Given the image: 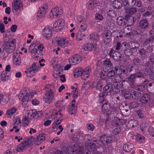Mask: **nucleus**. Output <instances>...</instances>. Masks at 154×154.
<instances>
[{"mask_svg":"<svg viewBox=\"0 0 154 154\" xmlns=\"http://www.w3.org/2000/svg\"><path fill=\"white\" fill-rule=\"evenodd\" d=\"M133 138L135 140L136 142L139 143L143 144L145 143V137L140 134L137 133L133 137Z\"/></svg>","mask_w":154,"mask_h":154,"instance_id":"6ab92c4d","label":"nucleus"},{"mask_svg":"<svg viewBox=\"0 0 154 154\" xmlns=\"http://www.w3.org/2000/svg\"><path fill=\"white\" fill-rule=\"evenodd\" d=\"M106 25L109 26V28L112 30L115 28V24L114 20L112 18L107 19L105 22Z\"/></svg>","mask_w":154,"mask_h":154,"instance_id":"c85d7f7f","label":"nucleus"},{"mask_svg":"<svg viewBox=\"0 0 154 154\" xmlns=\"http://www.w3.org/2000/svg\"><path fill=\"white\" fill-rule=\"evenodd\" d=\"M99 102L100 103H102L106 99V96L105 94L103 92L100 93L99 95Z\"/></svg>","mask_w":154,"mask_h":154,"instance_id":"bf43d9fd","label":"nucleus"},{"mask_svg":"<svg viewBox=\"0 0 154 154\" xmlns=\"http://www.w3.org/2000/svg\"><path fill=\"white\" fill-rule=\"evenodd\" d=\"M122 3L125 7H133L136 5V0H124L122 1Z\"/></svg>","mask_w":154,"mask_h":154,"instance_id":"c756f323","label":"nucleus"},{"mask_svg":"<svg viewBox=\"0 0 154 154\" xmlns=\"http://www.w3.org/2000/svg\"><path fill=\"white\" fill-rule=\"evenodd\" d=\"M31 120V119L27 115V116H25L23 119L22 121L24 123L28 125L29 123V121Z\"/></svg>","mask_w":154,"mask_h":154,"instance_id":"052dcab7","label":"nucleus"},{"mask_svg":"<svg viewBox=\"0 0 154 154\" xmlns=\"http://www.w3.org/2000/svg\"><path fill=\"white\" fill-rule=\"evenodd\" d=\"M17 111V109L15 107H10L6 111V115L10 117L13 115Z\"/></svg>","mask_w":154,"mask_h":154,"instance_id":"4c0bfd02","label":"nucleus"},{"mask_svg":"<svg viewBox=\"0 0 154 154\" xmlns=\"http://www.w3.org/2000/svg\"><path fill=\"white\" fill-rule=\"evenodd\" d=\"M79 26V30L82 32H85L87 30V23L81 24L80 25H78Z\"/></svg>","mask_w":154,"mask_h":154,"instance_id":"de8ad7c7","label":"nucleus"},{"mask_svg":"<svg viewBox=\"0 0 154 154\" xmlns=\"http://www.w3.org/2000/svg\"><path fill=\"white\" fill-rule=\"evenodd\" d=\"M82 68L81 67H79L75 69L74 71V76L75 77H78L81 76L82 78Z\"/></svg>","mask_w":154,"mask_h":154,"instance_id":"72a5a7b5","label":"nucleus"},{"mask_svg":"<svg viewBox=\"0 0 154 154\" xmlns=\"http://www.w3.org/2000/svg\"><path fill=\"white\" fill-rule=\"evenodd\" d=\"M121 82L122 81H121V80L117 81V79H115L112 85V87H121Z\"/></svg>","mask_w":154,"mask_h":154,"instance_id":"13d9d810","label":"nucleus"},{"mask_svg":"<svg viewBox=\"0 0 154 154\" xmlns=\"http://www.w3.org/2000/svg\"><path fill=\"white\" fill-rule=\"evenodd\" d=\"M64 102L65 100L63 99H60L55 103V106L57 108L65 107Z\"/></svg>","mask_w":154,"mask_h":154,"instance_id":"e433bc0d","label":"nucleus"},{"mask_svg":"<svg viewBox=\"0 0 154 154\" xmlns=\"http://www.w3.org/2000/svg\"><path fill=\"white\" fill-rule=\"evenodd\" d=\"M88 8L89 10H92L98 5L97 1L94 0H90L88 2Z\"/></svg>","mask_w":154,"mask_h":154,"instance_id":"7c9ffc66","label":"nucleus"},{"mask_svg":"<svg viewBox=\"0 0 154 154\" xmlns=\"http://www.w3.org/2000/svg\"><path fill=\"white\" fill-rule=\"evenodd\" d=\"M77 107L74 103H70L68 107V110L69 113L75 114L77 112Z\"/></svg>","mask_w":154,"mask_h":154,"instance_id":"a878e982","label":"nucleus"},{"mask_svg":"<svg viewBox=\"0 0 154 154\" xmlns=\"http://www.w3.org/2000/svg\"><path fill=\"white\" fill-rule=\"evenodd\" d=\"M98 46L96 42H89L85 44L83 46L84 50L88 51H94L97 50Z\"/></svg>","mask_w":154,"mask_h":154,"instance_id":"6e6552de","label":"nucleus"},{"mask_svg":"<svg viewBox=\"0 0 154 154\" xmlns=\"http://www.w3.org/2000/svg\"><path fill=\"white\" fill-rule=\"evenodd\" d=\"M109 55L114 60L117 61L119 60L121 57V53L115 51L113 49H111L109 51Z\"/></svg>","mask_w":154,"mask_h":154,"instance_id":"ddd939ff","label":"nucleus"},{"mask_svg":"<svg viewBox=\"0 0 154 154\" xmlns=\"http://www.w3.org/2000/svg\"><path fill=\"white\" fill-rule=\"evenodd\" d=\"M130 96H131V98L135 99L136 100L138 99L140 97V93L137 91L131 90V93L129 94Z\"/></svg>","mask_w":154,"mask_h":154,"instance_id":"2f4dec72","label":"nucleus"},{"mask_svg":"<svg viewBox=\"0 0 154 154\" xmlns=\"http://www.w3.org/2000/svg\"><path fill=\"white\" fill-rule=\"evenodd\" d=\"M30 69L31 71V75H30V77H32L35 75V72L38 71L41 67L38 65L37 66L36 63L35 62H34L32 64L31 66L30 67Z\"/></svg>","mask_w":154,"mask_h":154,"instance_id":"aec40b11","label":"nucleus"},{"mask_svg":"<svg viewBox=\"0 0 154 154\" xmlns=\"http://www.w3.org/2000/svg\"><path fill=\"white\" fill-rule=\"evenodd\" d=\"M148 130L149 134L152 137H154V128L151 126H149Z\"/></svg>","mask_w":154,"mask_h":154,"instance_id":"69168bd1","label":"nucleus"},{"mask_svg":"<svg viewBox=\"0 0 154 154\" xmlns=\"http://www.w3.org/2000/svg\"><path fill=\"white\" fill-rule=\"evenodd\" d=\"M140 46L139 43L134 42H131L129 43L128 46L134 52L137 51V48Z\"/></svg>","mask_w":154,"mask_h":154,"instance_id":"393cba45","label":"nucleus"},{"mask_svg":"<svg viewBox=\"0 0 154 154\" xmlns=\"http://www.w3.org/2000/svg\"><path fill=\"white\" fill-rule=\"evenodd\" d=\"M107 15L112 17H116L117 13L113 10H109L107 13Z\"/></svg>","mask_w":154,"mask_h":154,"instance_id":"e2e57ef3","label":"nucleus"},{"mask_svg":"<svg viewBox=\"0 0 154 154\" xmlns=\"http://www.w3.org/2000/svg\"><path fill=\"white\" fill-rule=\"evenodd\" d=\"M48 8L47 4H43L41 6L39 9V10L42 11H44V13H46Z\"/></svg>","mask_w":154,"mask_h":154,"instance_id":"0e129e2a","label":"nucleus"},{"mask_svg":"<svg viewBox=\"0 0 154 154\" xmlns=\"http://www.w3.org/2000/svg\"><path fill=\"white\" fill-rule=\"evenodd\" d=\"M45 135L42 133L37 136L35 141V144L38 145L43 142L45 139Z\"/></svg>","mask_w":154,"mask_h":154,"instance_id":"b1692460","label":"nucleus"},{"mask_svg":"<svg viewBox=\"0 0 154 154\" xmlns=\"http://www.w3.org/2000/svg\"><path fill=\"white\" fill-rule=\"evenodd\" d=\"M85 35V33L79 30L76 35V40L78 41L81 40Z\"/></svg>","mask_w":154,"mask_h":154,"instance_id":"a19ab883","label":"nucleus"},{"mask_svg":"<svg viewBox=\"0 0 154 154\" xmlns=\"http://www.w3.org/2000/svg\"><path fill=\"white\" fill-rule=\"evenodd\" d=\"M119 110L118 108L113 107L112 108V111L110 116H112V124L113 126L116 127L113 129L112 131V133L115 135H117L119 134L121 131L122 124L121 123V120L118 117L117 112Z\"/></svg>","mask_w":154,"mask_h":154,"instance_id":"f03ea898","label":"nucleus"},{"mask_svg":"<svg viewBox=\"0 0 154 154\" xmlns=\"http://www.w3.org/2000/svg\"><path fill=\"white\" fill-rule=\"evenodd\" d=\"M138 26L141 29H146L149 26L148 21L146 19H141L139 22Z\"/></svg>","mask_w":154,"mask_h":154,"instance_id":"5701e85b","label":"nucleus"},{"mask_svg":"<svg viewBox=\"0 0 154 154\" xmlns=\"http://www.w3.org/2000/svg\"><path fill=\"white\" fill-rule=\"evenodd\" d=\"M133 61L135 66L139 68L141 65V60L138 57H136L133 59Z\"/></svg>","mask_w":154,"mask_h":154,"instance_id":"09e8293b","label":"nucleus"},{"mask_svg":"<svg viewBox=\"0 0 154 154\" xmlns=\"http://www.w3.org/2000/svg\"><path fill=\"white\" fill-rule=\"evenodd\" d=\"M52 34V30L51 28L45 27L43 31V35L45 39L50 38Z\"/></svg>","mask_w":154,"mask_h":154,"instance_id":"dca6fc26","label":"nucleus"},{"mask_svg":"<svg viewBox=\"0 0 154 154\" xmlns=\"http://www.w3.org/2000/svg\"><path fill=\"white\" fill-rule=\"evenodd\" d=\"M134 66L132 64L128 65L127 66H120L119 68H118L119 72L121 76L123 75L124 78H126L128 75V73L131 72L134 69Z\"/></svg>","mask_w":154,"mask_h":154,"instance_id":"20e7f679","label":"nucleus"},{"mask_svg":"<svg viewBox=\"0 0 154 154\" xmlns=\"http://www.w3.org/2000/svg\"><path fill=\"white\" fill-rule=\"evenodd\" d=\"M119 110L117 112L118 114L116 115L118 117V115H119L118 112L119 110H120L121 113L122 115L124 116H127L130 115V112L129 110V108H128L123 107L121 109L119 107Z\"/></svg>","mask_w":154,"mask_h":154,"instance_id":"cd10ccee","label":"nucleus"},{"mask_svg":"<svg viewBox=\"0 0 154 154\" xmlns=\"http://www.w3.org/2000/svg\"><path fill=\"white\" fill-rule=\"evenodd\" d=\"M16 56L15 55L13 56V60L14 64L17 66H19L21 63V58L20 57L17 55L18 53H17Z\"/></svg>","mask_w":154,"mask_h":154,"instance_id":"f704fd0d","label":"nucleus"},{"mask_svg":"<svg viewBox=\"0 0 154 154\" xmlns=\"http://www.w3.org/2000/svg\"><path fill=\"white\" fill-rule=\"evenodd\" d=\"M127 45L128 44L126 42H124L121 44L120 42H118L115 46L114 48L116 50L122 52Z\"/></svg>","mask_w":154,"mask_h":154,"instance_id":"4be33fe9","label":"nucleus"},{"mask_svg":"<svg viewBox=\"0 0 154 154\" xmlns=\"http://www.w3.org/2000/svg\"><path fill=\"white\" fill-rule=\"evenodd\" d=\"M144 72L145 75H150L152 74L153 71L151 68L149 67H145Z\"/></svg>","mask_w":154,"mask_h":154,"instance_id":"6e6d98bb","label":"nucleus"},{"mask_svg":"<svg viewBox=\"0 0 154 154\" xmlns=\"http://www.w3.org/2000/svg\"><path fill=\"white\" fill-rule=\"evenodd\" d=\"M77 23L78 25H80L81 24L86 23L85 17L81 15H79L77 17Z\"/></svg>","mask_w":154,"mask_h":154,"instance_id":"c03bdc74","label":"nucleus"},{"mask_svg":"<svg viewBox=\"0 0 154 154\" xmlns=\"http://www.w3.org/2000/svg\"><path fill=\"white\" fill-rule=\"evenodd\" d=\"M113 67L112 63L109 59L106 60L104 62L103 69L105 72H106L109 69L113 68Z\"/></svg>","mask_w":154,"mask_h":154,"instance_id":"a211bd4d","label":"nucleus"},{"mask_svg":"<svg viewBox=\"0 0 154 154\" xmlns=\"http://www.w3.org/2000/svg\"><path fill=\"white\" fill-rule=\"evenodd\" d=\"M23 142L24 144H25L26 147H27L29 145H31L32 140L30 138H26L24 140Z\"/></svg>","mask_w":154,"mask_h":154,"instance_id":"774afa93","label":"nucleus"},{"mask_svg":"<svg viewBox=\"0 0 154 154\" xmlns=\"http://www.w3.org/2000/svg\"><path fill=\"white\" fill-rule=\"evenodd\" d=\"M80 60L81 57L77 54L73 55L71 58L69 59V63L72 65H75L79 63V60Z\"/></svg>","mask_w":154,"mask_h":154,"instance_id":"f3484780","label":"nucleus"},{"mask_svg":"<svg viewBox=\"0 0 154 154\" xmlns=\"http://www.w3.org/2000/svg\"><path fill=\"white\" fill-rule=\"evenodd\" d=\"M118 71V67L116 66L114 68V70H111L109 71L107 74V76L108 77H112L113 76L115 75L116 72L117 73V71Z\"/></svg>","mask_w":154,"mask_h":154,"instance_id":"49530a36","label":"nucleus"},{"mask_svg":"<svg viewBox=\"0 0 154 154\" xmlns=\"http://www.w3.org/2000/svg\"><path fill=\"white\" fill-rule=\"evenodd\" d=\"M45 96L49 97L50 99L53 100L54 98V94L51 89L49 90L45 94Z\"/></svg>","mask_w":154,"mask_h":154,"instance_id":"5fc2aeb1","label":"nucleus"},{"mask_svg":"<svg viewBox=\"0 0 154 154\" xmlns=\"http://www.w3.org/2000/svg\"><path fill=\"white\" fill-rule=\"evenodd\" d=\"M113 107L118 108V107H114L111 106L110 107V103L107 102L104 103L103 105L102 106V111L104 113H107L109 111V109H110V112L108 114V116L110 118H112L111 116H110V114L112 111V108Z\"/></svg>","mask_w":154,"mask_h":154,"instance_id":"9b49d317","label":"nucleus"},{"mask_svg":"<svg viewBox=\"0 0 154 154\" xmlns=\"http://www.w3.org/2000/svg\"><path fill=\"white\" fill-rule=\"evenodd\" d=\"M136 113L138 117L141 119H144L146 117V115L143 110L140 109L137 110Z\"/></svg>","mask_w":154,"mask_h":154,"instance_id":"ea45409f","label":"nucleus"},{"mask_svg":"<svg viewBox=\"0 0 154 154\" xmlns=\"http://www.w3.org/2000/svg\"><path fill=\"white\" fill-rule=\"evenodd\" d=\"M38 41H35L32 43V46L34 48L31 50V53L32 56H34V57L36 58L41 57L43 55L42 53H38L37 49L35 48L37 47V45H38Z\"/></svg>","mask_w":154,"mask_h":154,"instance_id":"1a4fd4ad","label":"nucleus"},{"mask_svg":"<svg viewBox=\"0 0 154 154\" xmlns=\"http://www.w3.org/2000/svg\"><path fill=\"white\" fill-rule=\"evenodd\" d=\"M154 42V38H148L143 43L144 45L146 46L147 50L148 53H150L153 51V44Z\"/></svg>","mask_w":154,"mask_h":154,"instance_id":"9d476101","label":"nucleus"},{"mask_svg":"<svg viewBox=\"0 0 154 154\" xmlns=\"http://www.w3.org/2000/svg\"><path fill=\"white\" fill-rule=\"evenodd\" d=\"M56 71L57 74L59 75L63 73V67L62 66L60 65H57L56 66Z\"/></svg>","mask_w":154,"mask_h":154,"instance_id":"4d7b16f0","label":"nucleus"},{"mask_svg":"<svg viewBox=\"0 0 154 154\" xmlns=\"http://www.w3.org/2000/svg\"><path fill=\"white\" fill-rule=\"evenodd\" d=\"M16 47L15 40L13 39L6 45L5 47V51L8 54L12 53Z\"/></svg>","mask_w":154,"mask_h":154,"instance_id":"0eeeda50","label":"nucleus"},{"mask_svg":"<svg viewBox=\"0 0 154 154\" xmlns=\"http://www.w3.org/2000/svg\"><path fill=\"white\" fill-rule=\"evenodd\" d=\"M77 135L78 136L79 141L80 140H82L83 139V137L85 135L83 132L81 131H78L76 132Z\"/></svg>","mask_w":154,"mask_h":154,"instance_id":"680f3d73","label":"nucleus"},{"mask_svg":"<svg viewBox=\"0 0 154 154\" xmlns=\"http://www.w3.org/2000/svg\"><path fill=\"white\" fill-rule=\"evenodd\" d=\"M126 13L131 15L136 13L137 11V9L136 8H127L125 9Z\"/></svg>","mask_w":154,"mask_h":154,"instance_id":"58836bf2","label":"nucleus"},{"mask_svg":"<svg viewBox=\"0 0 154 154\" xmlns=\"http://www.w3.org/2000/svg\"><path fill=\"white\" fill-rule=\"evenodd\" d=\"M121 88H122L125 90H127L129 89L128 83V81L123 80L122 81Z\"/></svg>","mask_w":154,"mask_h":154,"instance_id":"8fccbe9b","label":"nucleus"},{"mask_svg":"<svg viewBox=\"0 0 154 154\" xmlns=\"http://www.w3.org/2000/svg\"><path fill=\"white\" fill-rule=\"evenodd\" d=\"M85 137L88 140L85 144V148L87 150V151L84 149L83 147L75 144L72 146L68 147L69 153L70 154H91V152L96 149L97 147L94 142H97V139L94 137H91L90 134L86 135Z\"/></svg>","mask_w":154,"mask_h":154,"instance_id":"f257e3e1","label":"nucleus"},{"mask_svg":"<svg viewBox=\"0 0 154 154\" xmlns=\"http://www.w3.org/2000/svg\"><path fill=\"white\" fill-rule=\"evenodd\" d=\"M54 40L55 41V44L58 45H60L63 47H65L67 46L68 43V40L66 38H58Z\"/></svg>","mask_w":154,"mask_h":154,"instance_id":"f8f14e48","label":"nucleus"},{"mask_svg":"<svg viewBox=\"0 0 154 154\" xmlns=\"http://www.w3.org/2000/svg\"><path fill=\"white\" fill-rule=\"evenodd\" d=\"M91 72V68L90 67L82 68V79L84 80L87 79L89 76Z\"/></svg>","mask_w":154,"mask_h":154,"instance_id":"4468645a","label":"nucleus"},{"mask_svg":"<svg viewBox=\"0 0 154 154\" xmlns=\"http://www.w3.org/2000/svg\"><path fill=\"white\" fill-rule=\"evenodd\" d=\"M1 80L3 81H5L9 79V76L7 75V72L3 71L1 75Z\"/></svg>","mask_w":154,"mask_h":154,"instance_id":"3c124183","label":"nucleus"},{"mask_svg":"<svg viewBox=\"0 0 154 154\" xmlns=\"http://www.w3.org/2000/svg\"><path fill=\"white\" fill-rule=\"evenodd\" d=\"M36 110L32 109L27 114V115L32 119L36 116Z\"/></svg>","mask_w":154,"mask_h":154,"instance_id":"603ef678","label":"nucleus"},{"mask_svg":"<svg viewBox=\"0 0 154 154\" xmlns=\"http://www.w3.org/2000/svg\"><path fill=\"white\" fill-rule=\"evenodd\" d=\"M30 91L28 88H24L20 93L18 95L19 99L22 103L28 100L29 97L30 96Z\"/></svg>","mask_w":154,"mask_h":154,"instance_id":"39448f33","label":"nucleus"},{"mask_svg":"<svg viewBox=\"0 0 154 154\" xmlns=\"http://www.w3.org/2000/svg\"><path fill=\"white\" fill-rule=\"evenodd\" d=\"M117 22L118 25L119 26H122L124 27L125 26V27H127L131 25V24L127 23V21L125 20L124 17H122L120 16L117 18Z\"/></svg>","mask_w":154,"mask_h":154,"instance_id":"2eb2a0df","label":"nucleus"},{"mask_svg":"<svg viewBox=\"0 0 154 154\" xmlns=\"http://www.w3.org/2000/svg\"><path fill=\"white\" fill-rule=\"evenodd\" d=\"M26 146L25 144L22 142L20 143L18 145L17 147L16 150L18 152H20L23 151L26 149Z\"/></svg>","mask_w":154,"mask_h":154,"instance_id":"c9c22d12","label":"nucleus"},{"mask_svg":"<svg viewBox=\"0 0 154 154\" xmlns=\"http://www.w3.org/2000/svg\"><path fill=\"white\" fill-rule=\"evenodd\" d=\"M13 7L15 10H18L22 7V4L20 1L16 0L14 1Z\"/></svg>","mask_w":154,"mask_h":154,"instance_id":"79ce46f5","label":"nucleus"},{"mask_svg":"<svg viewBox=\"0 0 154 154\" xmlns=\"http://www.w3.org/2000/svg\"><path fill=\"white\" fill-rule=\"evenodd\" d=\"M141 34V32L139 29L133 30L131 32L127 33V36L131 38H134V35H140Z\"/></svg>","mask_w":154,"mask_h":154,"instance_id":"473e14b6","label":"nucleus"},{"mask_svg":"<svg viewBox=\"0 0 154 154\" xmlns=\"http://www.w3.org/2000/svg\"><path fill=\"white\" fill-rule=\"evenodd\" d=\"M112 33L109 30H107L103 34L102 38H111Z\"/></svg>","mask_w":154,"mask_h":154,"instance_id":"338daca9","label":"nucleus"},{"mask_svg":"<svg viewBox=\"0 0 154 154\" xmlns=\"http://www.w3.org/2000/svg\"><path fill=\"white\" fill-rule=\"evenodd\" d=\"M133 52L131 49L127 48V46L124 49L122 50V53H124L126 55L130 56L131 55Z\"/></svg>","mask_w":154,"mask_h":154,"instance_id":"a18cd8bd","label":"nucleus"},{"mask_svg":"<svg viewBox=\"0 0 154 154\" xmlns=\"http://www.w3.org/2000/svg\"><path fill=\"white\" fill-rule=\"evenodd\" d=\"M112 140V138L111 136L106 134H103L100 137V141L98 144L99 147L102 148L103 149L108 148V145L110 144Z\"/></svg>","mask_w":154,"mask_h":154,"instance_id":"7ed1b4c3","label":"nucleus"},{"mask_svg":"<svg viewBox=\"0 0 154 154\" xmlns=\"http://www.w3.org/2000/svg\"><path fill=\"white\" fill-rule=\"evenodd\" d=\"M134 148V144L130 143H127L125 144L123 147V150L127 152H131Z\"/></svg>","mask_w":154,"mask_h":154,"instance_id":"bb28decb","label":"nucleus"},{"mask_svg":"<svg viewBox=\"0 0 154 154\" xmlns=\"http://www.w3.org/2000/svg\"><path fill=\"white\" fill-rule=\"evenodd\" d=\"M63 13V11L60 8L56 7L52 9L49 16L50 18L55 19L60 17Z\"/></svg>","mask_w":154,"mask_h":154,"instance_id":"423d86ee","label":"nucleus"},{"mask_svg":"<svg viewBox=\"0 0 154 154\" xmlns=\"http://www.w3.org/2000/svg\"><path fill=\"white\" fill-rule=\"evenodd\" d=\"M112 85L110 84H107L103 88V90L104 91L103 93L105 94L106 93H108L109 91H112Z\"/></svg>","mask_w":154,"mask_h":154,"instance_id":"864d4df0","label":"nucleus"},{"mask_svg":"<svg viewBox=\"0 0 154 154\" xmlns=\"http://www.w3.org/2000/svg\"><path fill=\"white\" fill-rule=\"evenodd\" d=\"M112 6L115 9H119L122 6V4L118 0H115L112 2Z\"/></svg>","mask_w":154,"mask_h":154,"instance_id":"37998d69","label":"nucleus"},{"mask_svg":"<svg viewBox=\"0 0 154 154\" xmlns=\"http://www.w3.org/2000/svg\"><path fill=\"white\" fill-rule=\"evenodd\" d=\"M151 97L147 93H144L140 99V101L143 104H146L151 100Z\"/></svg>","mask_w":154,"mask_h":154,"instance_id":"412c9836","label":"nucleus"}]
</instances>
